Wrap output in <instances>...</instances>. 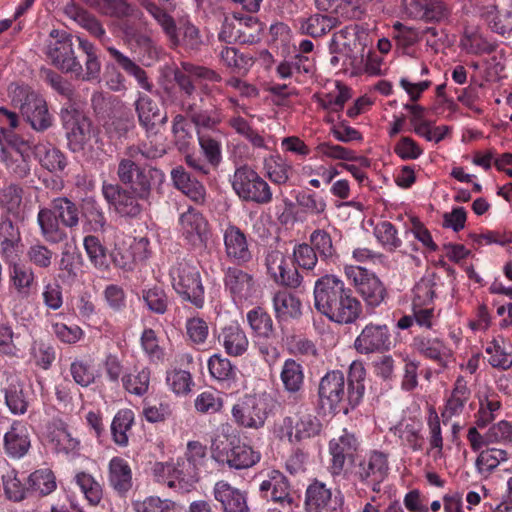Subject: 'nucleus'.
I'll return each instance as SVG.
<instances>
[{"mask_svg":"<svg viewBox=\"0 0 512 512\" xmlns=\"http://www.w3.org/2000/svg\"><path fill=\"white\" fill-rule=\"evenodd\" d=\"M394 434L399 437L403 445L408 446L413 451L422 450L424 438L420 421L411 418L403 420L395 426Z\"/></svg>","mask_w":512,"mask_h":512,"instance_id":"44","label":"nucleus"},{"mask_svg":"<svg viewBox=\"0 0 512 512\" xmlns=\"http://www.w3.org/2000/svg\"><path fill=\"white\" fill-rule=\"evenodd\" d=\"M31 446L28 426L25 422L14 420L4 434L3 447L5 453L15 459L24 457Z\"/></svg>","mask_w":512,"mask_h":512,"instance_id":"33","label":"nucleus"},{"mask_svg":"<svg viewBox=\"0 0 512 512\" xmlns=\"http://www.w3.org/2000/svg\"><path fill=\"white\" fill-rule=\"evenodd\" d=\"M304 368L293 358L284 361L280 370V380L284 391L287 393L283 400L286 408H296L303 402Z\"/></svg>","mask_w":512,"mask_h":512,"instance_id":"20","label":"nucleus"},{"mask_svg":"<svg viewBox=\"0 0 512 512\" xmlns=\"http://www.w3.org/2000/svg\"><path fill=\"white\" fill-rule=\"evenodd\" d=\"M366 370L361 361H353L348 372L347 403L351 408L360 404L365 392Z\"/></svg>","mask_w":512,"mask_h":512,"instance_id":"42","label":"nucleus"},{"mask_svg":"<svg viewBox=\"0 0 512 512\" xmlns=\"http://www.w3.org/2000/svg\"><path fill=\"white\" fill-rule=\"evenodd\" d=\"M124 44L137 55V60L143 64H149L157 58V47L152 38L142 32L136 25L129 21H124L119 25Z\"/></svg>","mask_w":512,"mask_h":512,"instance_id":"24","label":"nucleus"},{"mask_svg":"<svg viewBox=\"0 0 512 512\" xmlns=\"http://www.w3.org/2000/svg\"><path fill=\"white\" fill-rule=\"evenodd\" d=\"M82 216L85 232H103L107 225L105 213L94 197H86L82 201Z\"/></svg>","mask_w":512,"mask_h":512,"instance_id":"43","label":"nucleus"},{"mask_svg":"<svg viewBox=\"0 0 512 512\" xmlns=\"http://www.w3.org/2000/svg\"><path fill=\"white\" fill-rule=\"evenodd\" d=\"M360 41H362V47L358 45L345 50L339 48V51L338 48L329 45V53L332 55L331 66L341 70H352L353 73L361 72L365 62L372 57V39L362 34Z\"/></svg>","mask_w":512,"mask_h":512,"instance_id":"16","label":"nucleus"},{"mask_svg":"<svg viewBox=\"0 0 512 512\" xmlns=\"http://www.w3.org/2000/svg\"><path fill=\"white\" fill-rule=\"evenodd\" d=\"M391 347V333L386 324H367L354 341L355 350L362 355L385 353Z\"/></svg>","mask_w":512,"mask_h":512,"instance_id":"19","label":"nucleus"},{"mask_svg":"<svg viewBox=\"0 0 512 512\" xmlns=\"http://www.w3.org/2000/svg\"><path fill=\"white\" fill-rule=\"evenodd\" d=\"M260 491L265 493L268 498V492L272 501L278 503L283 508L292 509L297 506L296 497L291 492L287 478L278 470L268 472L267 479L260 484Z\"/></svg>","mask_w":512,"mask_h":512,"instance_id":"32","label":"nucleus"},{"mask_svg":"<svg viewBox=\"0 0 512 512\" xmlns=\"http://www.w3.org/2000/svg\"><path fill=\"white\" fill-rule=\"evenodd\" d=\"M134 412L131 409H121L114 416L111 423V434L113 441L121 446L126 447L129 442L128 431L134 424Z\"/></svg>","mask_w":512,"mask_h":512,"instance_id":"49","label":"nucleus"},{"mask_svg":"<svg viewBox=\"0 0 512 512\" xmlns=\"http://www.w3.org/2000/svg\"><path fill=\"white\" fill-rule=\"evenodd\" d=\"M347 392L345 376L340 370L329 371L320 379L318 396L322 407L336 410L341 403L347 402Z\"/></svg>","mask_w":512,"mask_h":512,"instance_id":"25","label":"nucleus"},{"mask_svg":"<svg viewBox=\"0 0 512 512\" xmlns=\"http://www.w3.org/2000/svg\"><path fill=\"white\" fill-rule=\"evenodd\" d=\"M12 287L21 297H29L37 287L36 275L31 266L24 263H14L10 267Z\"/></svg>","mask_w":512,"mask_h":512,"instance_id":"40","label":"nucleus"},{"mask_svg":"<svg viewBox=\"0 0 512 512\" xmlns=\"http://www.w3.org/2000/svg\"><path fill=\"white\" fill-rule=\"evenodd\" d=\"M172 287L184 301L196 308H202L205 302V290L198 268L187 262L180 261L173 265L169 272Z\"/></svg>","mask_w":512,"mask_h":512,"instance_id":"11","label":"nucleus"},{"mask_svg":"<svg viewBox=\"0 0 512 512\" xmlns=\"http://www.w3.org/2000/svg\"><path fill=\"white\" fill-rule=\"evenodd\" d=\"M179 231L184 240L194 248L203 247L209 238V224L203 214L189 206L179 215Z\"/></svg>","mask_w":512,"mask_h":512,"instance_id":"23","label":"nucleus"},{"mask_svg":"<svg viewBox=\"0 0 512 512\" xmlns=\"http://www.w3.org/2000/svg\"><path fill=\"white\" fill-rule=\"evenodd\" d=\"M61 120L66 129L68 145L73 152H79L81 156L87 159H93L99 155L100 146L99 139L93 132L91 121L69 105L61 109Z\"/></svg>","mask_w":512,"mask_h":512,"instance_id":"8","label":"nucleus"},{"mask_svg":"<svg viewBox=\"0 0 512 512\" xmlns=\"http://www.w3.org/2000/svg\"><path fill=\"white\" fill-rule=\"evenodd\" d=\"M67 16L75 21L80 27L85 29L91 36L95 37L104 46L110 57L121 67L128 75L135 78L138 85L145 91H152L153 84L149 81L147 74L135 61L122 53L120 50L110 45L111 38L107 35L101 21L88 11L71 6L66 8Z\"/></svg>","mask_w":512,"mask_h":512,"instance_id":"4","label":"nucleus"},{"mask_svg":"<svg viewBox=\"0 0 512 512\" xmlns=\"http://www.w3.org/2000/svg\"><path fill=\"white\" fill-rule=\"evenodd\" d=\"M80 212L71 199L62 196L51 201L50 208L42 207L37 214V224L43 239L49 244H59L67 239L64 227L73 229L79 225Z\"/></svg>","mask_w":512,"mask_h":512,"instance_id":"7","label":"nucleus"},{"mask_svg":"<svg viewBox=\"0 0 512 512\" xmlns=\"http://www.w3.org/2000/svg\"><path fill=\"white\" fill-rule=\"evenodd\" d=\"M78 48L84 55L83 64L75 53L73 38L65 30L52 29L43 46L46 60L63 73L71 74L83 82L96 81L101 73V61L95 45L81 36Z\"/></svg>","mask_w":512,"mask_h":512,"instance_id":"2","label":"nucleus"},{"mask_svg":"<svg viewBox=\"0 0 512 512\" xmlns=\"http://www.w3.org/2000/svg\"><path fill=\"white\" fill-rule=\"evenodd\" d=\"M213 458L222 464H227L233 469H247L260 461V452L246 444H238L229 450L221 449L217 443L212 444Z\"/></svg>","mask_w":512,"mask_h":512,"instance_id":"27","label":"nucleus"},{"mask_svg":"<svg viewBox=\"0 0 512 512\" xmlns=\"http://www.w3.org/2000/svg\"><path fill=\"white\" fill-rule=\"evenodd\" d=\"M0 390L4 395L5 404L14 415H23L29 406L28 392L18 374L5 371L2 374Z\"/></svg>","mask_w":512,"mask_h":512,"instance_id":"26","label":"nucleus"},{"mask_svg":"<svg viewBox=\"0 0 512 512\" xmlns=\"http://www.w3.org/2000/svg\"><path fill=\"white\" fill-rule=\"evenodd\" d=\"M301 34L311 37H321L339 25L337 17L332 15L313 14L298 20Z\"/></svg>","mask_w":512,"mask_h":512,"instance_id":"41","label":"nucleus"},{"mask_svg":"<svg viewBox=\"0 0 512 512\" xmlns=\"http://www.w3.org/2000/svg\"><path fill=\"white\" fill-rule=\"evenodd\" d=\"M211 376L220 382H229L236 377V368L231 361L219 354L212 355L208 360Z\"/></svg>","mask_w":512,"mask_h":512,"instance_id":"62","label":"nucleus"},{"mask_svg":"<svg viewBox=\"0 0 512 512\" xmlns=\"http://www.w3.org/2000/svg\"><path fill=\"white\" fill-rule=\"evenodd\" d=\"M74 480L90 505L96 506L101 502L103 497L102 486L91 474L83 471L78 472L75 474Z\"/></svg>","mask_w":512,"mask_h":512,"instance_id":"58","label":"nucleus"},{"mask_svg":"<svg viewBox=\"0 0 512 512\" xmlns=\"http://www.w3.org/2000/svg\"><path fill=\"white\" fill-rule=\"evenodd\" d=\"M232 187L238 197L244 201L264 205L270 203L273 198L269 184L248 166H241L235 170Z\"/></svg>","mask_w":512,"mask_h":512,"instance_id":"14","label":"nucleus"},{"mask_svg":"<svg viewBox=\"0 0 512 512\" xmlns=\"http://www.w3.org/2000/svg\"><path fill=\"white\" fill-rule=\"evenodd\" d=\"M224 286L234 301H243L252 297L254 280L252 275L238 267H228L224 274Z\"/></svg>","mask_w":512,"mask_h":512,"instance_id":"35","label":"nucleus"},{"mask_svg":"<svg viewBox=\"0 0 512 512\" xmlns=\"http://www.w3.org/2000/svg\"><path fill=\"white\" fill-rule=\"evenodd\" d=\"M247 323L256 337L269 339L274 334L273 320L261 307H255L247 312Z\"/></svg>","mask_w":512,"mask_h":512,"instance_id":"50","label":"nucleus"},{"mask_svg":"<svg viewBox=\"0 0 512 512\" xmlns=\"http://www.w3.org/2000/svg\"><path fill=\"white\" fill-rule=\"evenodd\" d=\"M504 340L494 339L487 344L485 352L490 355L489 364L495 368L507 370L512 366V354L505 350Z\"/></svg>","mask_w":512,"mask_h":512,"instance_id":"64","label":"nucleus"},{"mask_svg":"<svg viewBox=\"0 0 512 512\" xmlns=\"http://www.w3.org/2000/svg\"><path fill=\"white\" fill-rule=\"evenodd\" d=\"M149 157L151 154L137 145L127 147L118 157L116 175L119 182L137 190L140 196L152 191L155 183L164 179L162 171L141 165V161Z\"/></svg>","mask_w":512,"mask_h":512,"instance_id":"5","label":"nucleus"},{"mask_svg":"<svg viewBox=\"0 0 512 512\" xmlns=\"http://www.w3.org/2000/svg\"><path fill=\"white\" fill-rule=\"evenodd\" d=\"M218 341L226 354L231 357L244 355L249 348V339L245 330L236 322L221 328Z\"/></svg>","mask_w":512,"mask_h":512,"instance_id":"36","label":"nucleus"},{"mask_svg":"<svg viewBox=\"0 0 512 512\" xmlns=\"http://www.w3.org/2000/svg\"><path fill=\"white\" fill-rule=\"evenodd\" d=\"M99 12L105 16L127 19L142 13L127 0H96Z\"/></svg>","mask_w":512,"mask_h":512,"instance_id":"52","label":"nucleus"},{"mask_svg":"<svg viewBox=\"0 0 512 512\" xmlns=\"http://www.w3.org/2000/svg\"><path fill=\"white\" fill-rule=\"evenodd\" d=\"M8 92L13 103H20L21 114L35 131L43 132L52 126L53 117L41 95L18 84H11Z\"/></svg>","mask_w":512,"mask_h":512,"instance_id":"10","label":"nucleus"},{"mask_svg":"<svg viewBox=\"0 0 512 512\" xmlns=\"http://www.w3.org/2000/svg\"><path fill=\"white\" fill-rule=\"evenodd\" d=\"M225 254L236 265H245L252 260V251L246 234L236 225L228 224L223 231Z\"/></svg>","mask_w":512,"mask_h":512,"instance_id":"30","label":"nucleus"},{"mask_svg":"<svg viewBox=\"0 0 512 512\" xmlns=\"http://www.w3.org/2000/svg\"><path fill=\"white\" fill-rule=\"evenodd\" d=\"M345 272L348 277H353L357 290L367 306L375 308L384 302L387 291L376 275L369 274L360 267H349L345 269Z\"/></svg>","mask_w":512,"mask_h":512,"instance_id":"21","label":"nucleus"},{"mask_svg":"<svg viewBox=\"0 0 512 512\" xmlns=\"http://www.w3.org/2000/svg\"><path fill=\"white\" fill-rule=\"evenodd\" d=\"M35 155L38 157L42 167L50 172L62 171L66 166V159L63 153L50 144L36 146Z\"/></svg>","mask_w":512,"mask_h":512,"instance_id":"57","label":"nucleus"},{"mask_svg":"<svg viewBox=\"0 0 512 512\" xmlns=\"http://www.w3.org/2000/svg\"><path fill=\"white\" fill-rule=\"evenodd\" d=\"M173 76L177 87L175 104L189 117L197 129L216 128L224 118L223 110L213 95V92H220V89L204 84L198 92L192 77L220 82L221 76L212 69L189 62H182L181 68L176 69Z\"/></svg>","mask_w":512,"mask_h":512,"instance_id":"1","label":"nucleus"},{"mask_svg":"<svg viewBox=\"0 0 512 512\" xmlns=\"http://www.w3.org/2000/svg\"><path fill=\"white\" fill-rule=\"evenodd\" d=\"M0 145V161L8 173L17 179L26 178L31 170L26 142L16 135H8Z\"/></svg>","mask_w":512,"mask_h":512,"instance_id":"15","label":"nucleus"},{"mask_svg":"<svg viewBox=\"0 0 512 512\" xmlns=\"http://www.w3.org/2000/svg\"><path fill=\"white\" fill-rule=\"evenodd\" d=\"M388 459L380 451H371L354 466L353 475L361 483L379 491V485L388 474Z\"/></svg>","mask_w":512,"mask_h":512,"instance_id":"17","label":"nucleus"},{"mask_svg":"<svg viewBox=\"0 0 512 512\" xmlns=\"http://www.w3.org/2000/svg\"><path fill=\"white\" fill-rule=\"evenodd\" d=\"M102 195L110 209L125 219L140 218L145 210V203L150 204L152 191L139 195L137 190L123 187L119 183L103 182Z\"/></svg>","mask_w":512,"mask_h":512,"instance_id":"9","label":"nucleus"},{"mask_svg":"<svg viewBox=\"0 0 512 512\" xmlns=\"http://www.w3.org/2000/svg\"><path fill=\"white\" fill-rule=\"evenodd\" d=\"M262 31L258 18L235 12L225 17L218 38L226 43L255 44L260 41Z\"/></svg>","mask_w":512,"mask_h":512,"instance_id":"13","label":"nucleus"},{"mask_svg":"<svg viewBox=\"0 0 512 512\" xmlns=\"http://www.w3.org/2000/svg\"><path fill=\"white\" fill-rule=\"evenodd\" d=\"M23 193V188L15 183L5 186L0 193L2 206L18 220L25 218L26 203L23 200Z\"/></svg>","mask_w":512,"mask_h":512,"instance_id":"46","label":"nucleus"},{"mask_svg":"<svg viewBox=\"0 0 512 512\" xmlns=\"http://www.w3.org/2000/svg\"><path fill=\"white\" fill-rule=\"evenodd\" d=\"M231 413L236 424L251 429L262 427L267 417L266 404L256 395L240 398L233 405Z\"/></svg>","mask_w":512,"mask_h":512,"instance_id":"18","label":"nucleus"},{"mask_svg":"<svg viewBox=\"0 0 512 512\" xmlns=\"http://www.w3.org/2000/svg\"><path fill=\"white\" fill-rule=\"evenodd\" d=\"M109 485L119 494L127 493L132 487V470L121 457H113L108 464Z\"/></svg>","mask_w":512,"mask_h":512,"instance_id":"39","label":"nucleus"},{"mask_svg":"<svg viewBox=\"0 0 512 512\" xmlns=\"http://www.w3.org/2000/svg\"><path fill=\"white\" fill-rule=\"evenodd\" d=\"M362 34L366 37H370L369 33L358 25L346 26L333 34L329 45L344 50L346 48H352L353 46L357 47L358 45L362 47V41H360Z\"/></svg>","mask_w":512,"mask_h":512,"instance_id":"56","label":"nucleus"},{"mask_svg":"<svg viewBox=\"0 0 512 512\" xmlns=\"http://www.w3.org/2000/svg\"><path fill=\"white\" fill-rule=\"evenodd\" d=\"M471 396V391L468 387L467 381L464 377L459 376L455 383L451 394L446 399L443 410L441 411V417L443 423L446 424L455 416H459L465 408Z\"/></svg>","mask_w":512,"mask_h":512,"instance_id":"37","label":"nucleus"},{"mask_svg":"<svg viewBox=\"0 0 512 512\" xmlns=\"http://www.w3.org/2000/svg\"><path fill=\"white\" fill-rule=\"evenodd\" d=\"M310 246L322 261H333L336 256V248L333 245L330 234L323 229L314 230L310 237Z\"/></svg>","mask_w":512,"mask_h":512,"instance_id":"59","label":"nucleus"},{"mask_svg":"<svg viewBox=\"0 0 512 512\" xmlns=\"http://www.w3.org/2000/svg\"><path fill=\"white\" fill-rule=\"evenodd\" d=\"M314 307L331 322L352 324L361 314V303L339 277L327 274L314 284Z\"/></svg>","mask_w":512,"mask_h":512,"instance_id":"3","label":"nucleus"},{"mask_svg":"<svg viewBox=\"0 0 512 512\" xmlns=\"http://www.w3.org/2000/svg\"><path fill=\"white\" fill-rule=\"evenodd\" d=\"M359 445L357 437L347 429H344L341 435L329 441L331 459L328 469L333 477L340 476L343 473L346 461L353 460Z\"/></svg>","mask_w":512,"mask_h":512,"instance_id":"22","label":"nucleus"},{"mask_svg":"<svg viewBox=\"0 0 512 512\" xmlns=\"http://www.w3.org/2000/svg\"><path fill=\"white\" fill-rule=\"evenodd\" d=\"M461 45L471 54H489L495 50V44L476 30H466L461 39Z\"/></svg>","mask_w":512,"mask_h":512,"instance_id":"63","label":"nucleus"},{"mask_svg":"<svg viewBox=\"0 0 512 512\" xmlns=\"http://www.w3.org/2000/svg\"><path fill=\"white\" fill-rule=\"evenodd\" d=\"M263 169L268 179L277 185L286 184L293 171L292 164L279 154L265 157Z\"/></svg>","mask_w":512,"mask_h":512,"instance_id":"45","label":"nucleus"},{"mask_svg":"<svg viewBox=\"0 0 512 512\" xmlns=\"http://www.w3.org/2000/svg\"><path fill=\"white\" fill-rule=\"evenodd\" d=\"M139 124L146 130L154 129L156 120L160 116V109L156 101L146 94L139 93L134 103Z\"/></svg>","mask_w":512,"mask_h":512,"instance_id":"47","label":"nucleus"},{"mask_svg":"<svg viewBox=\"0 0 512 512\" xmlns=\"http://www.w3.org/2000/svg\"><path fill=\"white\" fill-rule=\"evenodd\" d=\"M25 257L30 265L40 269H49L56 253L40 240L32 242L26 250Z\"/></svg>","mask_w":512,"mask_h":512,"instance_id":"54","label":"nucleus"},{"mask_svg":"<svg viewBox=\"0 0 512 512\" xmlns=\"http://www.w3.org/2000/svg\"><path fill=\"white\" fill-rule=\"evenodd\" d=\"M171 178L175 187L184 193L196 204H203L206 200V189L199 181L191 178L190 174L181 166L171 171Z\"/></svg>","mask_w":512,"mask_h":512,"instance_id":"38","label":"nucleus"},{"mask_svg":"<svg viewBox=\"0 0 512 512\" xmlns=\"http://www.w3.org/2000/svg\"><path fill=\"white\" fill-rule=\"evenodd\" d=\"M21 242L19 228L9 219H3L0 223V247L6 257H11Z\"/></svg>","mask_w":512,"mask_h":512,"instance_id":"55","label":"nucleus"},{"mask_svg":"<svg viewBox=\"0 0 512 512\" xmlns=\"http://www.w3.org/2000/svg\"><path fill=\"white\" fill-rule=\"evenodd\" d=\"M139 2L161 27L172 48H180L190 54L200 51L204 45L203 37L199 28L189 19L180 20L177 25L175 19L152 0Z\"/></svg>","mask_w":512,"mask_h":512,"instance_id":"6","label":"nucleus"},{"mask_svg":"<svg viewBox=\"0 0 512 512\" xmlns=\"http://www.w3.org/2000/svg\"><path fill=\"white\" fill-rule=\"evenodd\" d=\"M273 307L278 319L297 318L301 315L300 300L286 291L275 293Z\"/></svg>","mask_w":512,"mask_h":512,"instance_id":"53","label":"nucleus"},{"mask_svg":"<svg viewBox=\"0 0 512 512\" xmlns=\"http://www.w3.org/2000/svg\"><path fill=\"white\" fill-rule=\"evenodd\" d=\"M304 408L303 402H300L296 408H288L289 412H293L294 415L286 416L278 425L276 432L280 439L298 443L320 433L322 427L320 420Z\"/></svg>","mask_w":512,"mask_h":512,"instance_id":"12","label":"nucleus"},{"mask_svg":"<svg viewBox=\"0 0 512 512\" xmlns=\"http://www.w3.org/2000/svg\"><path fill=\"white\" fill-rule=\"evenodd\" d=\"M412 348L421 356L434 361L441 368H446L452 358V351L439 337L429 334L415 336L411 344Z\"/></svg>","mask_w":512,"mask_h":512,"instance_id":"31","label":"nucleus"},{"mask_svg":"<svg viewBox=\"0 0 512 512\" xmlns=\"http://www.w3.org/2000/svg\"><path fill=\"white\" fill-rule=\"evenodd\" d=\"M82 258L79 254L65 250L58 262L59 279L65 284H73L81 273Z\"/></svg>","mask_w":512,"mask_h":512,"instance_id":"51","label":"nucleus"},{"mask_svg":"<svg viewBox=\"0 0 512 512\" xmlns=\"http://www.w3.org/2000/svg\"><path fill=\"white\" fill-rule=\"evenodd\" d=\"M507 460V452L502 449H487L478 455L475 466L480 475L487 477L498 465Z\"/></svg>","mask_w":512,"mask_h":512,"instance_id":"60","label":"nucleus"},{"mask_svg":"<svg viewBox=\"0 0 512 512\" xmlns=\"http://www.w3.org/2000/svg\"><path fill=\"white\" fill-rule=\"evenodd\" d=\"M265 265L268 274L277 283L290 288H298L302 283V276L297 269L289 268L287 258L277 249H269L265 255Z\"/></svg>","mask_w":512,"mask_h":512,"instance_id":"29","label":"nucleus"},{"mask_svg":"<svg viewBox=\"0 0 512 512\" xmlns=\"http://www.w3.org/2000/svg\"><path fill=\"white\" fill-rule=\"evenodd\" d=\"M342 504L340 492L334 494L324 482L315 479L305 492L307 512H333Z\"/></svg>","mask_w":512,"mask_h":512,"instance_id":"28","label":"nucleus"},{"mask_svg":"<svg viewBox=\"0 0 512 512\" xmlns=\"http://www.w3.org/2000/svg\"><path fill=\"white\" fill-rule=\"evenodd\" d=\"M180 467L179 462L177 464L156 462L153 465L152 473L158 482L166 483L170 488L181 490L184 489V477L183 469Z\"/></svg>","mask_w":512,"mask_h":512,"instance_id":"48","label":"nucleus"},{"mask_svg":"<svg viewBox=\"0 0 512 512\" xmlns=\"http://www.w3.org/2000/svg\"><path fill=\"white\" fill-rule=\"evenodd\" d=\"M215 499L224 512H250L246 492L233 487L226 481H218L213 489Z\"/></svg>","mask_w":512,"mask_h":512,"instance_id":"34","label":"nucleus"},{"mask_svg":"<svg viewBox=\"0 0 512 512\" xmlns=\"http://www.w3.org/2000/svg\"><path fill=\"white\" fill-rule=\"evenodd\" d=\"M142 300L149 311L163 315L169 305V299L162 287L153 286L142 290Z\"/></svg>","mask_w":512,"mask_h":512,"instance_id":"61","label":"nucleus"}]
</instances>
